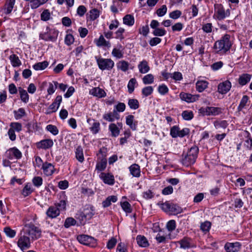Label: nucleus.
<instances>
[{
  "label": "nucleus",
  "mask_w": 252,
  "mask_h": 252,
  "mask_svg": "<svg viewBox=\"0 0 252 252\" xmlns=\"http://www.w3.org/2000/svg\"><path fill=\"white\" fill-rule=\"evenodd\" d=\"M230 36L226 34L224 35L220 40L217 41L214 45V48L217 53H225L229 50L231 46L230 40Z\"/></svg>",
  "instance_id": "obj_1"
},
{
  "label": "nucleus",
  "mask_w": 252,
  "mask_h": 252,
  "mask_svg": "<svg viewBox=\"0 0 252 252\" xmlns=\"http://www.w3.org/2000/svg\"><path fill=\"white\" fill-rule=\"evenodd\" d=\"M198 153V148L194 146L190 148L187 154H183L181 162L185 166H189L195 163Z\"/></svg>",
  "instance_id": "obj_2"
},
{
  "label": "nucleus",
  "mask_w": 252,
  "mask_h": 252,
  "mask_svg": "<svg viewBox=\"0 0 252 252\" xmlns=\"http://www.w3.org/2000/svg\"><path fill=\"white\" fill-rule=\"evenodd\" d=\"M23 233L30 236L32 239H37L41 236V230L33 224H27L23 229Z\"/></svg>",
  "instance_id": "obj_3"
},
{
  "label": "nucleus",
  "mask_w": 252,
  "mask_h": 252,
  "mask_svg": "<svg viewBox=\"0 0 252 252\" xmlns=\"http://www.w3.org/2000/svg\"><path fill=\"white\" fill-rule=\"evenodd\" d=\"M95 59L99 68L102 70H110L114 66V62L111 59H104L95 56Z\"/></svg>",
  "instance_id": "obj_4"
},
{
  "label": "nucleus",
  "mask_w": 252,
  "mask_h": 252,
  "mask_svg": "<svg viewBox=\"0 0 252 252\" xmlns=\"http://www.w3.org/2000/svg\"><path fill=\"white\" fill-rule=\"evenodd\" d=\"M46 31L45 32L40 34V38L47 41H55L58 36V31L55 29H50L48 27L46 28Z\"/></svg>",
  "instance_id": "obj_5"
},
{
  "label": "nucleus",
  "mask_w": 252,
  "mask_h": 252,
  "mask_svg": "<svg viewBox=\"0 0 252 252\" xmlns=\"http://www.w3.org/2000/svg\"><path fill=\"white\" fill-rule=\"evenodd\" d=\"M190 130L187 127H185L182 130L179 126H174L170 128V134L173 138L177 137L182 138L189 134Z\"/></svg>",
  "instance_id": "obj_6"
},
{
  "label": "nucleus",
  "mask_w": 252,
  "mask_h": 252,
  "mask_svg": "<svg viewBox=\"0 0 252 252\" xmlns=\"http://www.w3.org/2000/svg\"><path fill=\"white\" fill-rule=\"evenodd\" d=\"M215 15L218 20H222L229 17L230 12L229 9L225 10L221 4H216L214 5Z\"/></svg>",
  "instance_id": "obj_7"
},
{
  "label": "nucleus",
  "mask_w": 252,
  "mask_h": 252,
  "mask_svg": "<svg viewBox=\"0 0 252 252\" xmlns=\"http://www.w3.org/2000/svg\"><path fill=\"white\" fill-rule=\"evenodd\" d=\"M161 208L164 212H169L174 215H177L183 212L182 208L177 204H170L167 202L162 204Z\"/></svg>",
  "instance_id": "obj_8"
},
{
  "label": "nucleus",
  "mask_w": 252,
  "mask_h": 252,
  "mask_svg": "<svg viewBox=\"0 0 252 252\" xmlns=\"http://www.w3.org/2000/svg\"><path fill=\"white\" fill-rule=\"evenodd\" d=\"M17 245L22 251L28 249L31 247V241L29 237L25 233L21 232L19 236Z\"/></svg>",
  "instance_id": "obj_9"
},
{
  "label": "nucleus",
  "mask_w": 252,
  "mask_h": 252,
  "mask_svg": "<svg viewBox=\"0 0 252 252\" xmlns=\"http://www.w3.org/2000/svg\"><path fill=\"white\" fill-rule=\"evenodd\" d=\"M77 239L81 244L91 247H94L96 244V241L94 238L87 235H79Z\"/></svg>",
  "instance_id": "obj_10"
},
{
  "label": "nucleus",
  "mask_w": 252,
  "mask_h": 252,
  "mask_svg": "<svg viewBox=\"0 0 252 252\" xmlns=\"http://www.w3.org/2000/svg\"><path fill=\"white\" fill-rule=\"evenodd\" d=\"M22 153L16 147L8 150L5 153L6 157L9 159H19L22 157Z\"/></svg>",
  "instance_id": "obj_11"
},
{
  "label": "nucleus",
  "mask_w": 252,
  "mask_h": 252,
  "mask_svg": "<svg viewBox=\"0 0 252 252\" xmlns=\"http://www.w3.org/2000/svg\"><path fill=\"white\" fill-rule=\"evenodd\" d=\"M231 88V83L228 80L220 83L218 86V92L222 94H226Z\"/></svg>",
  "instance_id": "obj_12"
},
{
  "label": "nucleus",
  "mask_w": 252,
  "mask_h": 252,
  "mask_svg": "<svg viewBox=\"0 0 252 252\" xmlns=\"http://www.w3.org/2000/svg\"><path fill=\"white\" fill-rule=\"evenodd\" d=\"M99 178L105 184L112 186L115 183L114 177L111 173L101 172L99 175Z\"/></svg>",
  "instance_id": "obj_13"
},
{
  "label": "nucleus",
  "mask_w": 252,
  "mask_h": 252,
  "mask_svg": "<svg viewBox=\"0 0 252 252\" xmlns=\"http://www.w3.org/2000/svg\"><path fill=\"white\" fill-rule=\"evenodd\" d=\"M199 95H193L190 94L186 93H181L180 97L181 99L188 103L193 102L198 99Z\"/></svg>",
  "instance_id": "obj_14"
},
{
  "label": "nucleus",
  "mask_w": 252,
  "mask_h": 252,
  "mask_svg": "<svg viewBox=\"0 0 252 252\" xmlns=\"http://www.w3.org/2000/svg\"><path fill=\"white\" fill-rule=\"evenodd\" d=\"M241 245L239 242L226 243L224 249L227 252H237L240 249Z\"/></svg>",
  "instance_id": "obj_15"
},
{
  "label": "nucleus",
  "mask_w": 252,
  "mask_h": 252,
  "mask_svg": "<svg viewBox=\"0 0 252 252\" xmlns=\"http://www.w3.org/2000/svg\"><path fill=\"white\" fill-rule=\"evenodd\" d=\"M54 144L53 140L51 139L42 140L36 143L38 149H48L51 148Z\"/></svg>",
  "instance_id": "obj_16"
},
{
  "label": "nucleus",
  "mask_w": 252,
  "mask_h": 252,
  "mask_svg": "<svg viewBox=\"0 0 252 252\" xmlns=\"http://www.w3.org/2000/svg\"><path fill=\"white\" fill-rule=\"evenodd\" d=\"M42 169L44 174L47 176H49L53 174L55 168L52 164L45 162L42 164Z\"/></svg>",
  "instance_id": "obj_17"
},
{
  "label": "nucleus",
  "mask_w": 252,
  "mask_h": 252,
  "mask_svg": "<svg viewBox=\"0 0 252 252\" xmlns=\"http://www.w3.org/2000/svg\"><path fill=\"white\" fill-rule=\"evenodd\" d=\"M94 42L97 47H104L109 49L111 46L110 42L106 40L102 35H100L98 39H95Z\"/></svg>",
  "instance_id": "obj_18"
},
{
  "label": "nucleus",
  "mask_w": 252,
  "mask_h": 252,
  "mask_svg": "<svg viewBox=\"0 0 252 252\" xmlns=\"http://www.w3.org/2000/svg\"><path fill=\"white\" fill-rule=\"evenodd\" d=\"M178 243L180 244V248L181 249H187L194 247L191 239L189 237L183 238L178 241Z\"/></svg>",
  "instance_id": "obj_19"
},
{
  "label": "nucleus",
  "mask_w": 252,
  "mask_h": 252,
  "mask_svg": "<svg viewBox=\"0 0 252 252\" xmlns=\"http://www.w3.org/2000/svg\"><path fill=\"white\" fill-rule=\"evenodd\" d=\"M46 214L49 218L54 219L59 216L60 211L56 206H50L47 210Z\"/></svg>",
  "instance_id": "obj_20"
},
{
  "label": "nucleus",
  "mask_w": 252,
  "mask_h": 252,
  "mask_svg": "<svg viewBox=\"0 0 252 252\" xmlns=\"http://www.w3.org/2000/svg\"><path fill=\"white\" fill-rule=\"evenodd\" d=\"M67 201L66 195L64 194H62L60 196L59 202L55 204L56 207L59 209L60 211L64 210L66 208Z\"/></svg>",
  "instance_id": "obj_21"
},
{
  "label": "nucleus",
  "mask_w": 252,
  "mask_h": 252,
  "mask_svg": "<svg viewBox=\"0 0 252 252\" xmlns=\"http://www.w3.org/2000/svg\"><path fill=\"white\" fill-rule=\"evenodd\" d=\"M34 191V189L32 188L31 183H28L25 185L24 188L21 191V194L23 197H26L31 194Z\"/></svg>",
  "instance_id": "obj_22"
},
{
  "label": "nucleus",
  "mask_w": 252,
  "mask_h": 252,
  "mask_svg": "<svg viewBox=\"0 0 252 252\" xmlns=\"http://www.w3.org/2000/svg\"><path fill=\"white\" fill-rule=\"evenodd\" d=\"M90 93L93 95L99 98L105 97L106 94L105 91L99 87L94 88L90 91Z\"/></svg>",
  "instance_id": "obj_23"
},
{
  "label": "nucleus",
  "mask_w": 252,
  "mask_h": 252,
  "mask_svg": "<svg viewBox=\"0 0 252 252\" xmlns=\"http://www.w3.org/2000/svg\"><path fill=\"white\" fill-rule=\"evenodd\" d=\"M130 174L135 177H139L141 175L140 166L138 164L134 163L129 167Z\"/></svg>",
  "instance_id": "obj_24"
},
{
  "label": "nucleus",
  "mask_w": 252,
  "mask_h": 252,
  "mask_svg": "<svg viewBox=\"0 0 252 252\" xmlns=\"http://www.w3.org/2000/svg\"><path fill=\"white\" fill-rule=\"evenodd\" d=\"M91 121H93V123L92 126L90 127V129L93 134H95L100 130V123L91 118L87 119V122L88 123L90 124Z\"/></svg>",
  "instance_id": "obj_25"
},
{
  "label": "nucleus",
  "mask_w": 252,
  "mask_h": 252,
  "mask_svg": "<svg viewBox=\"0 0 252 252\" xmlns=\"http://www.w3.org/2000/svg\"><path fill=\"white\" fill-rule=\"evenodd\" d=\"M138 68L139 72L142 74L147 73L150 69L148 62L146 60L140 62L138 65Z\"/></svg>",
  "instance_id": "obj_26"
},
{
  "label": "nucleus",
  "mask_w": 252,
  "mask_h": 252,
  "mask_svg": "<svg viewBox=\"0 0 252 252\" xmlns=\"http://www.w3.org/2000/svg\"><path fill=\"white\" fill-rule=\"evenodd\" d=\"M134 117L132 115H129L126 117V123L131 129L133 130L136 129L137 127V122H134Z\"/></svg>",
  "instance_id": "obj_27"
},
{
  "label": "nucleus",
  "mask_w": 252,
  "mask_h": 252,
  "mask_svg": "<svg viewBox=\"0 0 252 252\" xmlns=\"http://www.w3.org/2000/svg\"><path fill=\"white\" fill-rule=\"evenodd\" d=\"M109 130L111 132V135L112 137H116L119 136L120 129L116 124L111 123L109 126Z\"/></svg>",
  "instance_id": "obj_28"
},
{
  "label": "nucleus",
  "mask_w": 252,
  "mask_h": 252,
  "mask_svg": "<svg viewBox=\"0 0 252 252\" xmlns=\"http://www.w3.org/2000/svg\"><path fill=\"white\" fill-rule=\"evenodd\" d=\"M208 84V82L206 81H197L196 83V89L200 93L202 92L207 88Z\"/></svg>",
  "instance_id": "obj_29"
},
{
  "label": "nucleus",
  "mask_w": 252,
  "mask_h": 252,
  "mask_svg": "<svg viewBox=\"0 0 252 252\" xmlns=\"http://www.w3.org/2000/svg\"><path fill=\"white\" fill-rule=\"evenodd\" d=\"M136 241L137 244L141 247L146 248L149 245L147 238L144 236L138 235L136 237Z\"/></svg>",
  "instance_id": "obj_30"
},
{
  "label": "nucleus",
  "mask_w": 252,
  "mask_h": 252,
  "mask_svg": "<svg viewBox=\"0 0 252 252\" xmlns=\"http://www.w3.org/2000/svg\"><path fill=\"white\" fill-rule=\"evenodd\" d=\"M251 77L252 75L249 74H243L239 78V83L242 86L245 85L250 81Z\"/></svg>",
  "instance_id": "obj_31"
},
{
  "label": "nucleus",
  "mask_w": 252,
  "mask_h": 252,
  "mask_svg": "<svg viewBox=\"0 0 252 252\" xmlns=\"http://www.w3.org/2000/svg\"><path fill=\"white\" fill-rule=\"evenodd\" d=\"M9 60L13 66L18 67L21 65V62L19 57L15 54H12L9 56Z\"/></svg>",
  "instance_id": "obj_32"
},
{
  "label": "nucleus",
  "mask_w": 252,
  "mask_h": 252,
  "mask_svg": "<svg viewBox=\"0 0 252 252\" xmlns=\"http://www.w3.org/2000/svg\"><path fill=\"white\" fill-rule=\"evenodd\" d=\"M106 165L107 159L105 158H103L96 163L95 169L98 172L102 171L106 168Z\"/></svg>",
  "instance_id": "obj_33"
},
{
  "label": "nucleus",
  "mask_w": 252,
  "mask_h": 252,
  "mask_svg": "<svg viewBox=\"0 0 252 252\" xmlns=\"http://www.w3.org/2000/svg\"><path fill=\"white\" fill-rule=\"evenodd\" d=\"M138 85L136 79L135 78H131L129 80L127 84L128 92L129 94H131L134 92L135 87Z\"/></svg>",
  "instance_id": "obj_34"
},
{
  "label": "nucleus",
  "mask_w": 252,
  "mask_h": 252,
  "mask_svg": "<svg viewBox=\"0 0 252 252\" xmlns=\"http://www.w3.org/2000/svg\"><path fill=\"white\" fill-rule=\"evenodd\" d=\"M48 64L49 63L47 61L39 62L33 65V68L36 71L42 70L45 69Z\"/></svg>",
  "instance_id": "obj_35"
},
{
  "label": "nucleus",
  "mask_w": 252,
  "mask_h": 252,
  "mask_svg": "<svg viewBox=\"0 0 252 252\" xmlns=\"http://www.w3.org/2000/svg\"><path fill=\"white\" fill-rule=\"evenodd\" d=\"M209 116H217L221 114L223 109L220 107L209 106Z\"/></svg>",
  "instance_id": "obj_36"
},
{
  "label": "nucleus",
  "mask_w": 252,
  "mask_h": 252,
  "mask_svg": "<svg viewBox=\"0 0 252 252\" xmlns=\"http://www.w3.org/2000/svg\"><path fill=\"white\" fill-rule=\"evenodd\" d=\"M13 113L16 120L21 119L26 115L25 110L23 108H20L17 110L14 111Z\"/></svg>",
  "instance_id": "obj_37"
},
{
  "label": "nucleus",
  "mask_w": 252,
  "mask_h": 252,
  "mask_svg": "<svg viewBox=\"0 0 252 252\" xmlns=\"http://www.w3.org/2000/svg\"><path fill=\"white\" fill-rule=\"evenodd\" d=\"M123 23L128 26H132L134 23V17L130 14H127L123 18Z\"/></svg>",
  "instance_id": "obj_38"
},
{
  "label": "nucleus",
  "mask_w": 252,
  "mask_h": 252,
  "mask_svg": "<svg viewBox=\"0 0 252 252\" xmlns=\"http://www.w3.org/2000/svg\"><path fill=\"white\" fill-rule=\"evenodd\" d=\"M83 213L85 215L86 219L88 220L91 219L95 214V211L94 207L91 206L86 208Z\"/></svg>",
  "instance_id": "obj_39"
},
{
  "label": "nucleus",
  "mask_w": 252,
  "mask_h": 252,
  "mask_svg": "<svg viewBox=\"0 0 252 252\" xmlns=\"http://www.w3.org/2000/svg\"><path fill=\"white\" fill-rule=\"evenodd\" d=\"M76 158L77 160L82 162L84 161L83 151L81 146H78L75 151Z\"/></svg>",
  "instance_id": "obj_40"
},
{
  "label": "nucleus",
  "mask_w": 252,
  "mask_h": 252,
  "mask_svg": "<svg viewBox=\"0 0 252 252\" xmlns=\"http://www.w3.org/2000/svg\"><path fill=\"white\" fill-rule=\"evenodd\" d=\"M15 0H9L5 4V13L8 14L10 13L13 8Z\"/></svg>",
  "instance_id": "obj_41"
},
{
  "label": "nucleus",
  "mask_w": 252,
  "mask_h": 252,
  "mask_svg": "<svg viewBox=\"0 0 252 252\" xmlns=\"http://www.w3.org/2000/svg\"><path fill=\"white\" fill-rule=\"evenodd\" d=\"M128 105L130 109L136 110L139 107V103L137 99L130 98L128 100Z\"/></svg>",
  "instance_id": "obj_42"
},
{
  "label": "nucleus",
  "mask_w": 252,
  "mask_h": 252,
  "mask_svg": "<svg viewBox=\"0 0 252 252\" xmlns=\"http://www.w3.org/2000/svg\"><path fill=\"white\" fill-rule=\"evenodd\" d=\"M118 69L121 70L124 72L126 71L128 69L129 63L125 61H121L117 64Z\"/></svg>",
  "instance_id": "obj_43"
},
{
  "label": "nucleus",
  "mask_w": 252,
  "mask_h": 252,
  "mask_svg": "<svg viewBox=\"0 0 252 252\" xmlns=\"http://www.w3.org/2000/svg\"><path fill=\"white\" fill-rule=\"evenodd\" d=\"M248 100L249 97L247 95H245L242 97L239 105L237 107L238 111H241L243 109V108L247 105Z\"/></svg>",
  "instance_id": "obj_44"
},
{
  "label": "nucleus",
  "mask_w": 252,
  "mask_h": 252,
  "mask_svg": "<svg viewBox=\"0 0 252 252\" xmlns=\"http://www.w3.org/2000/svg\"><path fill=\"white\" fill-rule=\"evenodd\" d=\"M58 84L59 83L57 81H53L52 83H49L47 89L48 94L49 95L53 94L57 88Z\"/></svg>",
  "instance_id": "obj_45"
},
{
  "label": "nucleus",
  "mask_w": 252,
  "mask_h": 252,
  "mask_svg": "<svg viewBox=\"0 0 252 252\" xmlns=\"http://www.w3.org/2000/svg\"><path fill=\"white\" fill-rule=\"evenodd\" d=\"M142 81L145 85L151 84L154 81V76L152 74H148L143 77Z\"/></svg>",
  "instance_id": "obj_46"
},
{
  "label": "nucleus",
  "mask_w": 252,
  "mask_h": 252,
  "mask_svg": "<svg viewBox=\"0 0 252 252\" xmlns=\"http://www.w3.org/2000/svg\"><path fill=\"white\" fill-rule=\"evenodd\" d=\"M115 115H118V114L114 110L113 113L110 112L103 115V118L108 122H113L115 120Z\"/></svg>",
  "instance_id": "obj_47"
},
{
  "label": "nucleus",
  "mask_w": 252,
  "mask_h": 252,
  "mask_svg": "<svg viewBox=\"0 0 252 252\" xmlns=\"http://www.w3.org/2000/svg\"><path fill=\"white\" fill-rule=\"evenodd\" d=\"M89 13H90V16H89L90 19L92 21H94L95 19H96L99 16V15H100L99 11L96 8H94V9H91L89 11Z\"/></svg>",
  "instance_id": "obj_48"
},
{
  "label": "nucleus",
  "mask_w": 252,
  "mask_h": 252,
  "mask_svg": "<svg viewBox=\"0 0 252 252\" xmlns=\"http://www.w3.org/2000/svg\"><path fill=\"white\" fill-rule=\"evenodd\" d=\"M20 97L22 101L27 103L29 100V95L27 91L24 89L19 90Z\"/></svg>",
  "instance_id": "obj_49"
},
{
  "label": "nucleus",
  "mask_w": 252,
  "mask_h": 252,
  "mask_svg": "<svg viewBox=\"0 0 252 252\" xmlns=\"http://www.w3.org/2000/svg\"><path fill=\"white\" fill-rule=\"evenodd\" d=\"M214 126L216 128H225L228 126V123L225 120L216 121L214 122Z\"/></svg>",
  "instance_id": "obj_50"
},
{
  "label": "nucleus",
  "mask_w": 252,
  "mask_h": 252,
  "mask_svg": "<svg viewBox=\"0 0 252 252\" xmlns=\"http://www.w3.org/2000/svg\"><path fill=\"white\" fill-rule=\"evenodd\" d=\"M154 89L152 86H147L142 89V94L144 96L147 97L151 95Z\"/></svg>",
  "instance_id": "obj_51"
},
{
  "label": "nucleus",
  "mask_w": 252,
  "mask_h": 252,
  "mask_svg": "<svg viewBox=\"0 0 252 252\" xmlns=\"http://www.w3.org/2000/svg\"><path fill=\"white\" fill-rule=\"evenodd\" d=\"M121 206L126 213H130L132 212L131 205L127 201L121 202Z\"/></svg>",
  "instance_id": "obj_52"
},
{
  "label": "nucleus",
  "mask_w": 252,
  "mask_h": 252,
  "mask_svg": "<svg viewBox=\"0 0 252 252\" xmlns=\"http://www.w3.org/2000/svg\"><path fill=\"white\" fill-rule=\"evenodd\" d=\"M46 129L54 135H57L59 133V129L56 126L48 125Z\"/></svg>",
  "instance_id": "obj_53"
},
{
  "label": "nucleus",
  "mask_w": 252,
  "mask_h": 252,
  "mask_svg": "<svg viewBox=\"0 0 252 252\" xmlns=\"http://www.w3.org/2000/svg\"><path fill=\"white\" fill-rule=\"evenodd\" d=\"M32 182L35 187L39 188L42 185L43 179L40 176H35L32 179Z\"/></svg>",
  "instance_id": "obj_54"
},
{
  "label": "nucleus",
  "mask_w": 252,
  "mask_h": 252,
  "mask_svg": "<svg viewBox=\"0 0 252 252\" xmlns=\"http://www.w3.org/2000/svg\"><path fill=\"white\" fill-rule=\"evenodd\" d=\"M10 128L15 131L20 132L22 130L21 124L18 122H13L10 124Z\"/></svg>",
  "instance_id": "obj_55"
},
{
  "label": "nucleus",
  "mask_w": 252,
  "mask_h": 252,
  "mask_svg": "<svg viewBox=\"0 0 252 252\" xmlns=\"http://www.w3.org/2000/svg\"><path fill=\"white\" fill-rule=\"evenodd\" d=\"M41 20L43 21H47L51 18V13L48 9H45L41 14Z\"/></svg>",
  "instance_id": "obj_56"
},
{
  "label": "nucleus",
  "mask_w": 252,
  "mask_h": 252,
  "mask_svg": "<svg viewBox=\"0 0 252 252\" xmlns=\"http://www.w3.org/2000/svg\"><path fill=\"white\" fill-rule=\"evenodd\" d=\"M4 232L7 237L13 238L15 236L16 232L15 230L11 229L9 227H6L4 228Z\"/></svg>",
  "instance_id": "obj_57"
},
{
  "label": "nucleus",
  "mask_w": 252,
  "mask_h": 252,
  "mask_svg": "<svg viewBox=\"0 0 252 252\" xmlns=\"http://www.w3.org/2000/svg\"><path fill=\"white\" fill-rule=\"evenodd\" d=\"M182 116L184 120L187 121L190 120L193 117V113L191 111L186 110L183 111Z\"/></svg>",
  "instance_id": "obj_58"
},
{
  "label": "nucleus",
  "mask_w": 252,
  "mask_h": 252,
  "mask_svg": "<svg viewBox=\"0 0 252 252\" xmlns=\"http://www.w3.org/2000/svg\"><path fill=\"white\" fill-rule=\"evenodd\" d=\"M76 221L72 218H67L64 222V226L65 228H68L76 224Z\"/></svg>",
  "instance_id": "obj_59"
},
{
  "label": "nucleus",
  "mask_w": 252,
  "mask_h": 252,
  "mask_svg": "<svg viewBox=\"0 0 252 252\" xmlns=\"http://www.w3.org/2000/svg\"><path fill=\"white\" fill-rule=\"evenodd\" d=\"M168 91L169 89L165 84H161L158 87V92L161 95H165L168 93Z\"/></svg>",
  "instance_id": "obj_60"
},
{
  "label": "nucleus",
  "mask_w": 252,
  "mask_h": 252,
  "mask_svg": "<svg viewBox=\"0 0 252 252\" xmlns=\"http://www.w3.org/2000/svg\"><path fill=\"white\" fill-rule=\"evenodd\" d=\"M167 8L165 5H162L160 8L157 9L156 11L157 14L159 17L164 16L167 12Z\"/></svg>",
  "instance_id": "obj_61"
},
{
  "label": "nucleus",
  "mask_w": 252,
  "mask_h": 252,
  "mask_svg": "<svg viewBox=\"0 0 252 252\" xmlns=\"http://www.w3.org/2000/svg\"><path fill=\"white\" fill-rule=\"evenodd\" d=\"M211 222L206 221L201 224L200 229L204 232H208L211 228Z\"/></svg>",
  "instance_id": "obj_62"
},
{
  "label": "nucleus",
  "mask_w": 252,
  "mask_h": 252,
  "mask_svg": "<svg viewBox=\"0 0 252 252\" xmlns=\"http://www.w3.org/2000/svg\"><path fill=\"white\" fill-rule=\"evenodd\" d=\"M166 33V31L164 29L157 28L154 30L153 33L155 36H162L164 35Z\"/></svg>",
  "instance_id": "obj_63"
},
{
  "label": "nucleus",
  "mask_w": 252,
  "mask_h": 252,
  "mask_svg": "<svg viewBox=\"0 0 252 252\" xmlns=\"http://www.w3.org/2000/svg\"><path fill=\"white\" fill-rule=\"evenodd\" d=\"M176 226V221L173 220H169L166 224V228L170 232L175 230Z\"/></svg>",
  "instance_id": "obj_64"
}]
</instances>
